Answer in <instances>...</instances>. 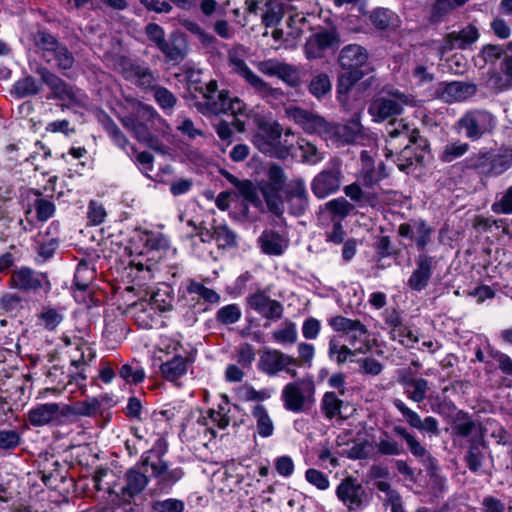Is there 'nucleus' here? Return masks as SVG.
<instances>
[{
    "label": "nucleus",
    "instance_id": "nucleus-29",
    "mask_svg": "<svg viewBox=\"0 0 512 512\" xmlns=\"http://www.w3.org/2000/svg\"><path fill=\"white\" fill-rule=\"evenodd\" d=\"M336 40L335 35L329 31H321L312 35L306 42L304 50L308 59H317L323 56Z\"/></svg>",
    "mask_w": 512,
    "mask_h": 512
},
{
    "label": "nucleus",
    "instance_id": "nucleus-34",
    "mask_svg": "<svg viewBox=\"0 0 512 512\" xmlns=\"http://www.w3.org/2000/svg\"><path fill=\"white\" fill-rule=\"evenodd\" d=\"M386 132L391 138L402 137L408 141V144L403 149V153L408 152L410 143H417L420 138L419 132L412 128L408 122H405L404 119H394L389 122L386 127Z\"/></svg>",
    "mask_w": 512,
    "mask_h": 512
},
{
    "label": "nucleus",
    "instance_id": "nucleus-7",
    "mask_svg": "<svg viewBox=\"0 0 512 512\" xmlns=\"http://www.w3.org/2000/svg\"><path fill=\"white\" fill-rule=\"evenodd\" d=\"M328 324L334 331L347 335L349 345L356 349V352L365 354L370 350L369 332L360 320L338 315L331 317Z\"/></svg>",
    "mask_w": 512,
    "mask_h": 512
},
{
    "label": "nucleus",
    "instance_id": "nucleus-39",
    "mask_svg": "<svg viewBox=\"0 0 512 512\" xmlns=\"http://www.w3.org/2000/svg\"><path fill=\"white\" fill-rule=\"evenodd\" d=\"M362 77L363 72L360 70H345L340 74L337 83V98L341 103L347 100V94Z\"/></svg>",
    "mask_w": 512,
    "mask_h": 512
},
{
    "label": "nucleus",
    "instance_id": "nucleus-58",
    "mask_svg": "<svg viewBox=\"0 0 512 512\" xmlns=\"http://www.w3.org/2000/svg\"><path fill=\"white\" fill-rule=\"evenodd\" d=\"M478 428L479 425L475 421L471 420L467 414H462V416L457 418L452 430L458 436L468 437L476 432Z\"/></svg>",
    "mask_w": 512,
    "mask_h": 512
},
{
    "label": "nucleus",
    "instance_id": "nucleus-22",
    "mask_svg": "<svg viewBox=\"0 0 512 512\" xmlns=\"http://www.w3.org/2000/svg\"><path fill=\"white\" fill-rule=\"evenodd\" d=\"M475 93L474 84L459 81L440 82L435 89L436 97L447 103L464 101Z\"/></svg>",
    "mask_w": 512,
    "mask_h": 512
},
{
    "label": "nucleus",
    "instance_id": "nucleus-60",
    "mask_svg": "<svg viewBox=\"0 0 512 512\" xmlns=\"http://www.w3.org/2000/svg\"><path fill=\"white\" fill-rule=\"evenodd\" d=\"M22 438L16 430H0V450L10 452L21 444Z\"/></svg>",
    "mask_w": 512,
    "mask_h": 512
},
{
    "label": "nucleus",
    "instance_id": "nucleus-27",
    "mask_svg": "<svg viewBox=\"0 0 512 512\" xmlns=\"http://www.w3.org/2000/svg\"><path fill=\"white\" fill-rule=\"evenodd\" d=\"M362 129L360 115L356 113L346 124H331L328 139L341 143H352L361 135Z\"/></svg>",
    "mask_w": 512,
    "mask_h": 512
},
{
    "label": "nucleus",
    "instance_id": "nucleus-20",
    "mask_svg": "<svg viewBox=\"0 0 512 512\" xmlns=\"http://www.w3.org/2000/svg\"><path fill=\"white\" fill-rule=\"evenodd\" d=\"M433 233L434 229L422 219L411 220L398 227V234L413 240L420 251L426 249L431 242Z\"/></svg>",
    "mask_w": 512,
    "mask_h": 512
},
{
    "label": "nucleus",
    "instance_id": "nucleus-9",
    "mask_svg": "<svg viewBox=\"0 0 512 512\" xmlns=\"http://www.w3.org/2000/svg\"><path fill=\"white\" fill-rule=\"evenodd\" d=\"M119 120L123 127L132 133L137 140H145L149 124L153 125L155 121H161L162 119L152 106L138 102L134 105L131 113L120 115Z\"/></svg>",
    "mask_w": 512,
    "mask_h": 512
},
{
    "label": "nucleus",
    "instance_id": "nucleus-61",
    "mask_svg": "<svg viewBox=\"0 0 512 512\" xmlns=\"http://www.w3.org/2000/svg\"><path fill=\"white\" fill-rule=\"evenodd\" d=\"M40 88V84L31 76L18 80L14 85L15 92L19 97L35 95Z\"/></svg>",
    "mask_w": 512,
    "mask_h": 512
},
{
    "label": "nucleus",
    "instance_id": "nucleus-49",
    "mask_svg": "<svg viewBox=\"0 0 512 512\" xmlns=\"http://www.w3.org/2000/svg\"><path fill=\"white\" fill-rule=\"evenodd\" d=\"M343 401L334 392H326L321 401V408L328 419L341 417Z\"/></svg>",
    "mask_w": 512,
    "mask_h": 512
},
{
    "label": "nucleus",
    "instance_id": "nucleus-26",
    "mask_svg": "<svg viewBox=\"0 0 512 512\" xmlns=\"http://www.w3.org/2000/svg\"><path fill=\"white\" fill-rule=\"evenodd\" d=\"M434 258L420 254L416 259V269L408 279V286L415 291H422L428 286L433 274Z\"/></svg>",
    "mask_w": 512,
    "mask_h": 512
},
{
    "label": "nucleus",
    "instance_id": "nucleus-51",
    "mask_svg": "<svg viewBox=\"0 0 512 512\" xmlns=\"http://www.w3.org/2000/svg\"><path fill=\"white\" fill-rule=\"evenodd\" d=\"M99 409L100 402L96 398L77 402L74 406H70L69 420L74 416H94Z\"/></svg>",
    "mask_w": 512,
    "mask_h": 512
},
{
    "label": "nucleus",
    "instance_id": "nucleus-31",
    "mask_svg": "<svg viewBox=\"0 0 512 512\" xmlns=\"http://www.w3.org/2000/svg\"><path fill=\"white\" fill-rule=\"evenodd\" d=\"M361 160L363 168L360 181L365 188H372L387 176L383 163H380L379 167L376 169L373 166V161L367 151L361 152Z\"/></svg>",
    "mask_w": 512,
    "mask_h": 512
},
{
    "label": "nucleus",
    "instance_id": "nucleus-16",
    "mask_svg": "<svg viewBox=\"0 0 512 512\" xmlns=\"http://www.w3.org/2000/svg\"><path fill=\"white\" fill-rule=\"evenodd\" d=\"M248 306L267 320H279L283 316L282 303L271 299L264 291L258 290L247 298Z\"/></svg>",
    "mask_w": 512,
    "mask_h": 512
},
{
    "label": "nucleus",
    "instance_id": "nucleus-15",
    "mask_svg": "<svg viewBox=\"0 0 512 512\" xmlns=\"http://www.w3.org/2000/svg\"><path fill=\"white\" fill-rule=\"evenodd\" d=\"M199 90L204 100L198 105V109L201 113L218 115L225 111V100L228 91L218 90V85L215 80H210L204 86L200 87Z\"/></svg>",
    "mask_w": 512,
    "mask_h": 512
},
{
    "label": "nucleus",
    "instance_id": "nucleus-21",
    "mask_svg": "<svg viewBox=\"0 0 512 512\" xmlns=\"http://www.w3.org/2000/svg\"><path fill=\"white\" fill-rule=\"evenodd\" d=\"M291 118L299 124L307 133L319 134L328 139L331 129V123L327 122L323 117L308 112L301 108L290 110Z\"/></svg>",
    "mask_w": 512,
    "mask_h": 512
},
{
    "label": "nucleus",
    "instance_id": "nucleus-24",
    "mask_svg": "<svg viewBox=\"0 0 512 512\" xmlns=\"http://www.w3.org/2000/svg\"><path fill=\"white\" fill-rule=\"evenodd\" d=\"M10 282L13 288L25 292L37 291L43 287L44 283L48 284L45 274L36 272L27 267L14 270Z\"/></svg>",
    "mask_w": 512,
    "mask_h": 512
},
{
    "label": "nucleus",
    "instance_id": "nucleus-11",
    "mask_svg": "<svg viewBox=\"0 0 512 512\" xmlns=\"http://www.w3.org/2000/svg\"><path fill=\"white\" fill-rule=\"evenodd\" d=\"M297 365L296 358L277 349H264L258 362L259 370L271 377L284 371L295 378L297 371L294 367Z\"/></svg>",
    "mask_w": 512,
    "mask_h": 512
},
{
    "label": "nucleus",
    "instance_id": "nucleus-28",
    "mask_svg": "<svg viewBox=\"0 0 512 512\" xmlns=\"http://www.w3.org/2000/svg\"><path fill=\"white\" fill-rule=\"evenodd\" d=\"M367 50L358 44L344 46L338 56V62L344 70H360L368 61Z\"/></svg>",
    "mask_w": 512,
    "mask_h": 512
},
{
    "label": "nucleus",
    "instance_id": "nucleus-54",
    "mask_svg": "<svg viewBox=\"0 0 512 512\" xmlns=\"http://www.w3.org/2000/svg\"><path fill=\"white\" fill-rule=\"evenodd\" d=\"M242 312L238 305L229 304L220 308L216 313V320L224 325H231L240 320Z\"/></svg>",
    "mask_w": 512,
    "mask_h": 512
},
{
    "label": "nucleus",
    "instance_id": "nucleus-64",
    "mask_svg": "<svg viewBox=\"0 0 512 512\" xmlns=\"http://www.w3.org/2000/svg\"><path fill=\"white\" fill-rule=\"evenodd\" d=\"M152 509L155 512H183L185 504L182 500L175 498H167L164 500L154 501Z\"/></svg>",
    "mask_w": 512,
    "mask_h": 512
},
{
    "label": "nucleus",
    "instance_id": "nucleus-23",
    "mask_svg": "<svg viewBox=\"0 0 512 512\" xmlns=\"http://www.w3.org/2000/svg\"><path fill=\"white\" fill-rule=\"evenodd\" d=\"M393 432L405 441L410 453L414 457L419 458L428 469L437 468L436 458L431 455L426 447L406 427L396 425L393 427Z\"/></svg>",
    "mask_w": 512,
    "mask_h": 512
},
{
    "label": "nucleus",
    "instance_id": "nucleus-59",
    "mask_svg": "<svg viewBox=\"0 0 512 512\" xmlns=\"http://www.w3.org/2000/svg\"><path fill=\"white\" fill-rule=\"evenodd\" d=\"M469 150V145L467 143H462L460 141L448 143L440 156V159L443 162H452L455 159L463 156Z\"/></svg>",
    "mask_w": 512,
    "mask_h": 512
},
{
    "label": "nucleus",
    "instance_id": "nucleus-43",
    "mask_svg": "<svg viewBox=\"0 0 512 512\" xmlns=\"http://www.w3.org/2000/svg\"><path fill=\"white\" fill-rule=\"evenodd\" d=\"M400 382L405 387H411L412 390H407V396L409 399L416 403H420L425 400L427 391L429 390L428 381L424 378H412L403 377Z\"/></svg>",
    "mask_w": 512,
    "mask_h": 512
},
{
    "label": "nucleus",
    "instance_id": "nucleus-35",
    "mask_svg": "<svg viewBox=\"0 0 512 512\" xmlns=\"http://www.w3.org/2000/svg\"><path fill=\"white\" fill-rule=\"evenodd\" d=\"M124 76L127 80L134 82L143 88H151L155 82V78L151 70L143 65L128 63L124 69Z\"/></svg>",
    "mask_w": 512,
    "mask_h": 512
},
{
    "label": "nucleus",
    "instance_id": "nucleus-47",
    "mask_svg": "<svg viewBox=\"0 0 512 512\" xmlns=\"http://www.w3.org/2000/svg\"><path fill=\"white\" fill-rule=\"evenodd\" d=\"M332 89L330 78L325 73L314 75L309 83V92L317 99H322L329 94Z\"/></svg>",
    "mask_w": 512,
    "mask_h": 512
},
{
    "label": "nucleus",
    "instance_id": "nucleus-55",
    "mask_svg": "<svg viewBox=\"0 0 512 512\" xmlns=\"http://www.w3.org/2000/svg\"><path fill=\"white\" fill-rule=\"evenodd\" d=\"M215 241L219 248L236 246L237 236L226 224L215 226Z\"/></svg>",
    "mask_w": 512,
    "mask_h": 512
},
{
    "label": "nucleus",
    "instance_id": "nucleus-53",
    "mask_svg": "<svg viewBox=\"0 0 512 512\" xmlns=\"http://www.w3.org/2000/svg\"><path fill=\"white\" fill-rule=\"evenodd\" d=\"M154 98L157 104L166 112H172L177 103L174 94L162 86L154 87Z\"/></svg>",
    "mask_w": 512,
    "mask_h": 512
},
{
    "label": "nucleus",
    "instance_id": "nucleus-50",
    "mask_svg": "<svg viewBox=\"0 0 512 512\" xmlns=\"http://www.w3.org/2000/svg\"><path fill=\"white\" fill-rule=\"evenodd\" d=\"M187 292L190 295H197L199 298L211 304H216L220 301V295L215 290L210 289L195 280L189 281L187 285Z\"/></svg>",
    "mask_w": 512,
    "mask_h": 512
},
{
    "label": "nucleus",
    "instance_id": "nucleus-57",
    "mask_svg": "<svg viewBox=\"0 0 512 512\" xmlns=\"http://www.w3.org/2000/svg\"><path fill=\"white\" fill-rule=\"evenodd\" d=\"M482 459L483 454L481 450V443L479 441L473 440L465 456V461L468 468L472 472H477L482 466Z\"/></svg>",
    "mask_w": 512,
    "mask_h": 512
},
{
    "label": "nucleus",
    "instance_id": "nucleus-25",
    "mask_svg": "<svg viewBox=\"0 0 512 512\" xmlns=\"http://www.w3.org/2000/svg\"><path fill=\"white\" fill-rule=\"evenodd\" d=\"M125 485L121 489V498L130 502L135 496L143 492L149 483V477L140 470V466L128 469L124 476Z\"/></svg>",
    "mask_w": 512,
    "mask_h": 512
},
{
    "label": "nucleus",
    "instance_id": "nucleus-18",
    "mask_svg": "<svg viewBox=\"0 0 512 512\" xmlns=\"http://www.w3.org/2000/svg\"><path fill=\"white\" fill-rule=\"evenodd\" d=\"M336 494L349 511H358L364 507L365 489L356 479L342 480L336 489Z\"/></svg>",
    "mask_w": 512,
    "mask_h": 512
},
{
    "label": "nucleus",
    "instance_id": "nucleus-2",
    "mask_svg": "<svg viewBox=\"0 0 512 512\" xmlns=\"http://www.w3.org/2000/svg\"><path fill=\"white\" fill-rule=\"evenodd\" d=\"M35 52L48 64H54L60 71L70 70L75 58L66 45L60 43L51 33L37 31L32 35Z\"/></svg>",
    "mask_w": 512,
    "mask_h": 512
},
{
    "label": "nucleus",
    "instance_id": "nucleus-1",
    "mask_svg": "<svg viewBox=\"0 0 512 512\" xmlns=\"http://www.w3.org/2000/svg\"><path fill=\"white\" fill-rule=\"evenodd\" d=\"M168 451V443L164 437H159L152 448L144 452L141 456V467H149L151 476L157 481L160 489L171 488L180 481L185 472L182 467H171L163 459Z\"/></svg>",
    "mask_w": 512,
    "mask_h": 512
},
{
    "label": "nucleus",
    "instance_id": "nucleus-32",
    "mask_svg": "<svg viewBox=\"0 0 512 512\" xmlns=\"http://www.w3.org/2000/svg\"><path fill=\"white\" fill-rule=\"evenodd\" d=\"M186 42L176 34L170 35L169 39L165 40L158 49L162 52L167 62L174 64L180 63L186 56Z\"/></svg>",
    "mask_w": 512,
    "mask_h": 512
},
{
    "label": "nucleus",
    "instance_id": "nucleus-12",
    "mask_svg": "<svg viewBox=\"0 0 512 512\" xmlns=\"http://www.w3.org/2000/svg\"><path fill=\"white\" fill-rule=\"evenodd\" d=\"M412 102L413 99L411 96L395 91L390 93L387 97H380L374 100L369 107V113L375 121H384L389 117L400 114L403 110V106L409 105Z\"/></svg>",
    "mask_w": 512,
    "mask_h": 512
},
{
    "label": "nucleus",
    "instance_id": "nucleus-14",
    "mask_svg": "<svg viewBox=\"0 0 512 512\" xmlns=\"http://www.w3.org/2000/svg\"><path fill=\"white\" fill-rule=\"evenodd\" d=\"M104 128L110 138L112 139L113 143L119 147L120 149L126 151V153L130 156L133 154H136V161L139 165L142 166L145 170H152V163H153V155L149 152L143 151L140 153H137V150L134 146L130 145L129 140L127 137L123 134V132L120 130V128L117 126V124L112 120L108 119L104 123Z\"/></svg>",
    "mask_w": 512,
    "mask_h": 512
},
{
    "label": "nucleus",
    "instance_id": "nucleus-33",
    "mask_svg": "<svg viewBox=\"0 0 512 512\" xmlns=\"http://www.w3.org/2000/svg\"><path fill=\"white\" fill-rule=\"evenodd\" d=\"M193 361L194 359L192 357H182L180 355H176L171 360L161 364V374L166 380L175 382L186 374L188 365Z\"/></svg>",
    "mask_w": 512,
    "mask_h": 512
},
{
    "label": "nucleus",
    "instance_id": "nucleus-56",
    "mask_svg": "<svg viewBox=\"0 0 512 512\" xmlns=\"http://www.w3.org/2000/svg\"><path fill=\"white\" fill-rule=\"evenodd\" d=\"M64 319L61 311L52 308L44 307L39 315L41 325L47 330H54Z\"/></svg>",
    "mask_w": 512,
    "mask_h": 512
},
{
    "label": "nucleus",
    "instance_id": "nucleus-13",
    "mask_svg": "<svg viewBox=\"0 0 512 512\" xmlns=\"http://www.w3.org/2000/svg\"><path fill=\"white\" fill-rule=\"evenodd\" d=\"M342 178L343 175L340 166L334 165L322 170L313 178L311 190L317 198L324 199L339 190Z\"/></svg>",
    "mask_w": 512,
    "mask_h": 512
},
{
    "label": "nucleus",
    "instance_id": "nucleus-19",
    "mask_svg": "<svg viewBox=\"0 0 512 512\" xmlns=\"http://www.w3.org/2000/svg\"><path fill=\"white\" fill-rule=\"evenodd\" d=\"M478 38V29L473 25H467L459 31L450 32L438 48L439 55L442 58L447 52L454 49L464 50L475 43Z\"/></svg>",
    "mask_w": 512,
    "mask_h": 512
},
{
    "label": "nucleus",
    "instance_id": "nucleus-8",
    "mask_svg": "<svg viewBox=\"0 0 512 512\" xmlns=\"http://www.w3.org/2000/svg\"><path fill=\"white\" fill-rule=\"evenodd\" d=\"M466 138L476 141L491 134L497 125L496 117L484 109L467 111L457 122Z\"/></svg>",
    "mask_w": 512,
    "mask_h": 512
},
{
    "label": "nucleus",
    "instance_id": "nucleus-36",
    "mask_svg": "<svg viewBox=\"0 0 512 512\" xmlns=\"http://www.w3.org/2000/svg\"><path fill=\"white\" fill-rule=\"evenodd\" d=\"M259 190L266 201L269 211L276 216L282 215L284 211V204L280 194L282 189L261 181L259 183Z\"/></svg>",
    "mask_w": 512,
    "mask_h": 512
},
{
    "label": "nucleus",
    "instance_id": "nucleus-3",
    "mask_svg": "<svg viewBox=\"0 0 512 512\" xmlns=\"http://www.w3.org/2000/svg\"><path fill=\"white\" fill-rule=\"evenodd\" d=\"M282 127L277 122L264 121L258 126V131L253 136V144L257 149L270 157L285 159L292 147L287 137L289 132L282 138Z\"/></svg>",
    "mask_w": 512,
    "mask_h": 512
},
{
    "label": "nucleus",
    "instance_id": "nucleus-46",
    "mask_svg": "<svg viewBox=\"0 0 512 512\" xmlns=\"http://www.w3.org/2000/svg\"><path fill=\"white\" fill-rule=\"evenodd\" d=\"M344 193L352 201L358 204H373L377 199L374 192L363 190L358 183H352L344 187Z\"/></svg>",
    "mask_w": 512,
    "mask_h": 512
},
{
    "label": "nucleus",
    "instance_id": "nucleus-48",
    "mask_svg": "<svg viewBox=\"0 0 512 512\" xmlns=\"http://www.w3.org/2000/svg\"><path fill=\"white\" fill-rule=\"evenodd\" d=\"M95 277V271L87 263L81 262L77 265L74 274V285L79 291H87Z\"/></svg>",
    "mask_w": 512,
    "mask_h": 512
},
{
    "label": "nucleus",
    "instance_id": "nucleus-42",
    "mask_svg": "<svg viewBox=\"0 0 512 512\" xmlns=\"http://www.w3.org/2000/svg\"><path fill=\"white\" fill-rule=\"evenodd\" d=\"M143 309L149 307L151 310L160 312L168 311L172 307V297L168 293V287L165 289H158L150 294L149 299L141 303Z\"/></svg>",
    "mask_w": 512,
    "mask_h": 512
},
{
    "label": "nucleus",
    "instance_id": "nucleus-63",
    "mask_svg": "<svg viewBox=\"0 0 512 512\" xmlns=\"http://www.w3.org/2000/svg\"><path fill=\"white\" fill-rule=\"evenodd\" d=\"M487 86L495 92H502L512 87V80L501 70V72H493L489 75Z\"/></svg>",
    "mask_w": 512,
    "mask_h": 512
},
{
    "label": "nucleus",
    "instance_id": "nucleus-45",
    "mask_svg": "<svg viewBox=\"0 0 512 512\" xmlns=\"http://www.w3.org/2000/svg\"><path fill=\"white\" fill-rule=\"evenodd\" d=\"M298 337L296 324L290 320L283 322L281 328L272 333L275 342L282 345H293Z\"/></svg>",
    "mask_w": 512,
    "mask_h": 512
},
{
    "label": "nucleus",
    "instance_id": "nucleus-44",
    "mask_svg": "<svg viewBox=\"0 0 512 512\" xmlns=\"http://www.w3.org/2000/svg\"><path fill=\"white\" fill-rule=\"evenodd\" d=\"M259 241L262 251L269 255H281L286 247L280 234L274 231H264Z\"/></svg>",
    "mask_w": 512,
    "mask_h": 512
},
{
    "label": "nucleus",
    "instance_id": "nucleus-6",
    "mask_svg": "<svg viewBox=\"0 0 512 512\" xmlns=\"http://www.w3.org/2000/svg\"><path fill=\"white\" fill-rule=\"evenodd\" d=\"M42 81L48 85L52 91V98L63 102L66 107H85L88 102V96L79 88L67 84L47 68L38 69Z\"/></svg>",
    "mask_w": 512,
    "mask_h": 512
},
{
    "label": "nucleus",
    "instance_id": "nucleus-17",
    "mask_svg": "<svg viewBox=\"0 0 512 512\" xmlns=\"http://www.w3.org/2000/svg\"><path fill=\"white\" fill-rule=\"evenodd\" d=\"M394 407L401 413L406 423L414 429L424 432L428 435L437 436L439 434V423L436 418L427 416L421 419L420 415L409 408L401 399L393 400Z\"/></svg>",
    "mask_w": 512,
    "mask_h": 512
},
{
    "label": "nucleus",
    "instance_id": "nucleus-41",
    "mask_svg": "<svg viewBox=\"0 0 512 512\" xmlns=\"http://www.w3.org/2000/svg\"><path fill=\"white\" fill-rule=\"evenodd\" d=\"M375 449L382 456H399L404 451L401 443L386 431L382 432L375 442Z\"/></svg>",
    "mask_w": 512,
    "mask_h": 512
},
{
    "label": "nucleus",
    "instance_id": "nucleus-52",
    "mask_svg": "<svg viewBox=\"0 0 512 512\" xmlns=\"http://www.w3.org/2000/svg\"><path fill=\"white\" fill-rule=\"evenodd\" d=\"M71 365L79 368L92 361L94 352L86 343H75V348L71 351Z\"/></svg>",
    "mask_w": 512,
    "mask_h": 512
},
{
    "label": "nucleus",
    "instance_id": "nucleus-62",
    "mask_svg": "<svg viewBox=\"0 0 512 512\" xmlns=\"http://www.w3.org/2000/svg\"><path fill=\"white\" fill-rule=\"evenodd\" d=\"M375 487L385 493V497L383 499V505L386 507L392 508L393 506L402 502V497L400 493L393 489L389 482L387 481H377L375 483Z\"/></svg>",
    "mask_w": 512,
    "mask_h": 512
},
{
    "label": "nucleus",
    "instance_id": "nucleus-10",
    "mask_svg": "<svg viewBox=\"0 0 512 512\" xmlns=\"http://www.w3.org/2000/svg\"><path fill=\"white\" fill-rule=\"evenodd\" d=\"M70 406L59 403L39 404L28 412V420L34 427L60 426L69 422Z\"/></svg>",
    "mask_w": 512,
    "mask_h": 512
},
{
    "label": "nucleus",
    "instance_id": "nucleus-37",
    "mask_svg": "<svg viewBox=\"0 0 512 512\" xmlns=\"http://www.w3.org/2000/svg\"><path fill=\"white\" fill-rule=\"evenodd\" d=\"M470 161L471 167L482 169L483 171H488L495 174L501 173L507 169V166L502 165V159H496L494 154L491 152H480L477 155L471 157Z\"/></svg>",
    "mask_w": 512,
    "mask_h": 512
},
{
    "label": "nucleus",
    "instance_id": "nucleus-5",
    "mask_svg": "<svg viewBox=\"0 0 512 512\" xmlns=\"http://www.w3.org/2000/svg\"><path fill=\"white\" fill-rule=\"evenodd\" d=\"M281 400L287 411L305 412L315 403V383L312 379H298L287 383L281 392Z\"/></svg>",
    "mask_w": 512,
    "mask_h": 512
},
{
    "label": "nucleus",
    "instance_id": "nucleus-30",
    "mask_svg": "<svg viewBox=\"0 0 512 512\" xmlns=\"http://www.w3.org/2000/svg\"><path fill=\"white\" fill-rule=\"evenodd\" d=\"M254 422V437L270 438L275 431V425L267 408L263 404H256L251 410Z\"/></svg>",
    "mask_w": 512,
    "mask_h": 512
},
{
    "label": "nucleus",
    "instance_id": "nucleus-40",
    "mask_svg": "<svg viewBox=\"0 0 512 512\" xmlns=\"http://www.w3.org/2000/svg\"><path fill=\"white\" fill-rule=\"evenodd\" d=\"M370 21L374 27L380 30L396 28L400 22L399 17L386 8H377L372 11Z\"/></svg>",
    "mask_w": 512,
    "mask_h": 512
},
{
    "label": "nucleus",
    "instance_id": "nucleus-4",
    "mask_svg": "<svg viewBox=\"0 0 512 512\" xmlns=\"http://www.w3.org/2000/svg\"><path fill=\"white\" fill-rule=\"evenodd\" d=\"M245 49L237 46L228 51V62L232 71L243 78L263 99H278L283 93L280 89L271 87L261 77L255 74L244 60Z\"/></svg>",
    "mask_w": 512,
    "mask_h": 512
},
{
    "label": "nucleus",
    "instance_id": "nucleus-38",
    "mask_svg": "<svg viewBox=\"0 0 512 512\" xmlns=\"http://www.w3.org/2000/svg\"><path fill=\"white\" fill-rule=\"evenodd\" d=\"M360 354L356 349L350 348L347 345H341L336 337H332L329 341L328 355L332 361L341 365L347 361H354V357Z\"/></svg>",
    "mask_w": 512,
    "mask_h": 512
}]
</instances>
